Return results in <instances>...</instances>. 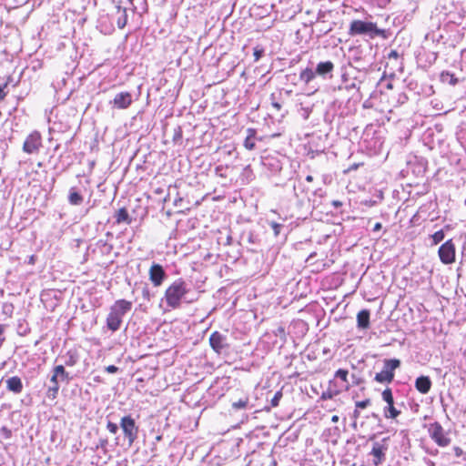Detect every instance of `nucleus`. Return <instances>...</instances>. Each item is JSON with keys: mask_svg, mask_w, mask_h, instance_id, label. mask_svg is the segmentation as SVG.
I'll list each match as a JSON object with an SVG mask.
<instances>
[{"mask_svg": "<svg viewBox=\"0 0 466 466\" xmlns=\"http://www.w3.org/2000/svg\"><path fill=\"white\" fill-rule=\"evenodd\" d=\"M141 293L144 300L150 301L152 295L147 284H142Z\"/></svg>", "mask_w": 466, "mask_h": 466, "instance_id": "c9c22d12", "label": "nucleus"}, {"mask_svg": "<svg viewBox=\"0 0 466 466\" xmlns=\"http://www.w3.org/2000/svg\"><path fill=\"white\" fill-rule=\"evenodd\" d=\"M324 194H325V192L321 188H319V189L315 190V192H314L315 196H319V197H323Z\"/></svg>", "mask_w": 466, "mask_h": 466, "instance_id": "864d4df0", "label": "nucleus"}, {"mask_svg": "<svg viewBox=\"0 0 466 466\" xmlns=\"http://www.w3.org/2000/svg\"><path fill=\"white\" fill-rule=\"evenodd\" d=\"M64 364L67 367L75 366L79 360V354L76 349L68 350L65 355L62 356Z\"/></svg>", "mask_w": 466, "mask_h": 466, "instance_id": "412c9836", "label": "nucleus"}, {"mask_svg": "<svg viewBox=\"0 0 466 466\" xmlns=\"http://www.w3.org/2000/svg\"><path fill=\"white\" fill-rule=\"evenodd\" d=\"M431 440L441 447H446L451 443V439L448 433L444 431L441 423L435 421L426 426Z\"/></svg>", "mask_w": 466, "mask_h": 466, "instance_id": "0eeeda50", "label": "nucleus"}, {"mask_svg": "<svg viewBox=\"0 0 466 466\" xmlns=\"http://www.w3.org/2000/svg\"><path fill=\"white\" fill-rule=\"evenodd\" d=\"M351 380H352V384L356 385V386H359L364 382V380L356 374H351Z\"/></svg>", "mask_w": 466, "mask_h": 466, "instance_id": "c03bdc74", "label": "nucleus"}, {"mask_svg": "<svg viewBox=\"0 0 466 466\" xmlns=\"http://www.w3.org/2000/svg\"><path fill=\"white\" fill-rule=\"evenodd\" d=\"M400 366V360L398 359H385L383 360V369L376 373L374 380L379 383H390L394 380V371Z\"/></svg>", "mask_w": 466, "mask_h": 466, "instance_id": "20e7f679", "label": "nucleus"}, {"mask_svg": "<svg viewBox=\"0 0 466 466\" xmlns=\"http://www.w3.org/2000/svg\"><path fill=\"white\" fill-rule=\"evenodd\" d=\"M108 444V441L107 439H100L98 441V443L96 444V449L98 450V449H103V450H106V446Z\"/></svg>", "mask_w": 466, "mask_h": 466, "instance_id": "a18cd8bd", "label": "nucleus"}, {"mask_svg": "<svg viewBox=\"0 0 466 466\" xmlns=\"http://www.w3.org/2000/svg\"><path fill=\"white\" fill-rule=\"evenodd\" d=\"M68 203L72 206H79L84 201V197L80 194L76 187H72L68 192Z\"/></svg>", "mask_w": 466, "mask_h": 466, "instance_id": "5701e85b", "label": "nucleus"}, {"mask_svg": "<svg viewBox=\"0 0 466 466\" xmlns=\"http://www.w3.org/2000/svg\"><path fill=\"white\" fill-rule=\"evenodd\" d=\"M445 234L442 229L436 231L431 235L432 245H437L444 239Z\"/></svg>", "mask_w": 466, "mask_h": 466, "instance_id": "72a5a7b5", "label": "nucleus"}, {"mask_svg": "<svg viewBox=\"0 0 466 466\" xmlns=\"http://www.w3.org/2000/svg\"><path fill=\"white\" fill-rule=\"evenodd\" d=\"M330 352V350L329 348L323 349V354L328 355Z\"/></svg>", "mask_w": 466, "mask_h": 466, "instance_id": "bf43d9fd", "label": "nucleus"}, {"mask_svg": "<svg viewBox=\"0 0 466 466\" xmlns=\"http://www.w3.org/2000/svg\"><path fill=\"white\" fill-rule=\"evenodd\" d=\"M381 228H382L381 223L377 222V223L374 225L372 231H373V232L380 231V230L381 229Z\"/></svg>", "mask_w": 466, "mask_h": 466, "instance_id": "3c124183", "label": "nucleus"}, {"mask_svg": "<svg viewBox=\"0 0 466 466\" xmlns=\"http://www.w3.org/2000/svg\"><path fill=\"white\" fill-rule=\"evenodd\" d=\"M349 35L352 36L368 35L370 38H375L376 36L386 38V31L384 29L378 28L375 23L362 20L351 21L349 27Z\"/></svg>", "mask_w": 466, "mask_h": 466, "instance_id": "7ed1b4c3", "label": "nucleus"}, {"mask_svg": "<svg viewBox=\"0 0 466 466\" xmlns=\"http://www.w3.org/2000/svg\"><path fill=\"white\" fill-rule=\"evenodd\" d=\"M59 379L56 376V374H52L50 378L51 385L48 387L46 390V397L49 400H54L56 399L58 391H59Z\"/></svg>", "mask_w": 466, "mask_h": 466, "instance_id": "aec40b11", "label": "nucleus"}, {"mask_svg": "<svg viewBox=\"0 0 466 466\" xmlns=\"http://www.w3.org/2000/svg\"><path fill=\"white\" fill-rule=\"evenodd\" d=\"M332 421L336 422L339 420V417L337 415H334L331 419Z\"/></svg>", "mask_w": 466, "mask_h": 466, "instance_id": "680f3d73", "label": "nucleus"}, {"mask_svg": "<svg viewBox=\"0 0 466 466\" xmlns=\"http://www.w3.org/2000/svg\"><path fill=\"white\" fill-rule=\"evenodd\" d=\"M350 72H345L342 74V86H340L339 87V90H342L343 88L347 89V90H351V89H360V85H359L357 82L355 81H350Z\"/></svg>", "mask_w": 466, "mask_h": 466, "instance_id": "393cba45", "label": "nucleus"}, {"mask_svg": "<svg viewBox=\"0 0 466 466\" xmlns=\"http://www.w3.org/2000/svg\"><path fill=\"white\" fill-rule=\"evenodd\" d=\"M119 427L123 431L124 436L128 441V445L131 446L138 436V426L136 424L135 420L131 415H127L121 418Z\"/></svg>", "mask_w": 466, "mask_h": 466, "instance_id": "423d86ee", "label": "nucleus"}, {"mask_svg": "<svg viewBox=\"0 0 466 466\" xmlns=\"http://www.w3.org/2000/svg\"><path fill=\"white\" fill-rule=\"evenodd\" d=\"M209 344L212 350L220 354L228 348V339L218 331H214L209 337Z\"/></svg>", "mask_w": 466, "mask_h": 466, "instance_id": "f8f14e48", "label": "nucleus"}, {"mask_svg": "<svg viewBox=\"0 0 466 466\" xmlns=\"http://www.w3.org/2000/svg\"><path fill=\"white\" fill-rule=\"evenodd\" d=\"M281 398H282V392L280 390L277 391L270 400L271 406L277 407L279 405Z\"/></svg>", "mask_w": 466, "mask_h": 466, "instance_id": "58836bf2", "label": "nucleus"}, {"mask_svg": "<svg viewBox=\"0 0 466 466\" xmlns=\"http://www.w3.org/2000/svg\"><path fill=\"white\" fill-rule=\"evenodd\" d=\"M6 86H7L6 84H5V85H4V86H0V102H1L2 100H4V98H5V96H6V93H5V90H4V88H5Z\"/></svg>", "mask_w": 466, "mask_h": 466, "instance_id": "09e8293b", "label": "nucleus"}, {"mask_svg": "<svg viewBox=\"0 0 466 466\" xmlns=\"http://www.w3.org/2000/svg\"><path fill=\"white\" fill-rule=\"evenodd\" d=\"M132 309V302L126 299L116 300L106 317V327L115 332L121 327L124 316Z\"/></svg>", "mask_w": 466, "mask_h": 466, "instance_id": "f03ea898", "label": "nucleus"}, {"mask_svg": "<svg viewBox=\"0 0 466 466\" xmlns=\"http://www.w3.org/2000/svg\"><path fill=\"white\" fill-rule=\"evenodd\" d=\"M431 384L428 376H420L415 380V388L421 394H427L431 390Z\"/></svg>", "mask_w": 466, "mask_h": 466, "instance_id": "a211bd4d", "label": "nucleus"}, {"mask_svg": "<svg viewBox=\"0 0 466 466\" xmlns=\"http://www.w3.org/2000/svg\"><path fill=\"white\" fill-rule=\"evenodd\" d=\"M245 171H250V167H249V166H247V167H245Z\"/></svg>", "mask_w": 466, "mask_h": 466, "instance_id": "774afa93", "label": "nucleus"}, {"mask_svg": "<svg viewBox=\"0 0 466 466\" xmlns=\"http://www.w3.org/2000/svg\"><path fill=\"white\" fill-rule=\"evenodd\" d=\"M148 274L149 279L155 287L161 286L167 278V273L163 267L157 263H153L149 268Z\"/></svg>", "mask_w": 466, "mask_h": 466, "instance_id": "4468645a", "label": "nucleus"}, {"mask_svg": "<svg viewBox=\"0 0 466 466\" xmlns=\"http://www.w3.org/2000/svg\"><path fill=\"white\" fill-rule=\"evenodd\" d=\"M306 181L312 182L313 181V177L311 175L307 176L306 177Z\"/></svg>", "mask_w": 466, "mask_h": 466, "instance_id": "13d9d810", "label": "nucleus"}, {"mask_svg": "<svg viewBox=\"0 0 466 466\" xmlns=\"http://www.w3.org/2000/svg\"><path fill=\"white\" fill-rule=\"evenodd\" d=\"M348 377H349V371L347 370H344V369H339L335 374H334V378L335 379H339L344 384L340 386V391L342 390H348L350 389V384H349V380H348Z\"/></svg>", "mask_w": 466, "mask_h": 466, "instance_id": "bb28decb", "label": "nucleus"}, {"mask_svg": "<svg viewBox=\"0 0 466 466\" xmlns=\"http://www.w3.org/2000/svg\"><path fill=\"white\" fill-rule=\"evenodd\" d=\"M106 429L110 433L116 434L118 431V425L108 420L106 423Z\"/></svg>", "mask_w": 466, "mask_h": 466, "instance_id": "a19ab883", "label": "nucleus"}, {"mask_svg": "<svg viewBox=\"0 0 466 466\" xmlns=\"http://www.w3.org/2000/svg\"><path fill=\"white\" fill-rule=\"evenodd\" d=\"M5 332V326L0 324V336Z\"/></svg>", "mask_w": 466, "mask_h": 466, "instance_id": "052dcab7", "label": "nucleus"}, {"mask_svg": "<svg viewBox=\"0 0 466 466\" xmlns=\"http://www.w3.org/2000/svg\"><path fill=\"white\" fill-rule=\"evenodd\" d=\"M372 65V57L366 58L365 62H354L353 65H348V66L353 70L356 71L358 74L360 75V76H367V73L370 69V67Z\"/></svg>", "mask_w": 466, "mask_h": 466, "instance_id": "dca6fc26", "label": "nucleus"}, {"mask_svg": "<svg viewBox=\"0 0 466 466\" xmlns=\"http://www.w3.org/2000/svg\"><path fill=\"white\" fill-rule=\"evenodd\" d=\"M248 242L249 243H254L255 240H254V235L252 233H249L248 234Z\"/></svg>", "mask_w": 466, "mask_h": 466, "instance_id": "6e6d98bb", "label": "nucleus"}, {"mask_svg": "<svg viewBox=\"0 0 466 466\" xmlns=\"http://www.w3.org/2000/svg\"><path fill=\"white\" fill-rule=\"evenodd\" d=\"M334 69V64L331 61L319 62L316 66V74L326 77L328 75H331Z\"/></svg>", "mask_w": 466, "mask_h": 466, "instance_id": "4be33fe9", "label": "nucleus"}, {"mask_svg": "<svg viewBox=\"0 0 466 466\" xmlns=\"http://www.w3.org/2000/svg\"><path fill=\"white\" fill-rule=\"evenodd\" d=\"M390 437H385L380 441H373L371 451L369 455L371 456L373 466H380L386 461V453L389 450Z\"/></svg>", "mask_w": 466, "mask_h": 466, "instance_id": "39448f33", "label": "nucleus"}, {"mask_svg": "<svg viewBox=\"0 0 466 466\" xmlns=\"http://www.w3.org/2000/svg\"><path fill=\"white\" fill-rule=\"evenodd\" d=\"M263 167L272 173H278L282 169L281 162L275 157L268 155L262 157Z\"/></svg>", "mask_w": 466, "mask_h": 466, "instance_id": "2eb2a0df", "label": "nucleus"}, {"mask_svg": "<svg viewBox=\"0 0 466 466\" xmlns=\"http://www.w3.org/2000/svg\"><path fill=\"white\" fill-rule=\"evenodd\" d=\"M263 54H264V49L261 47L256 46L254 48V53H253L255 61L256 62L258 61L262 57Z\"/></svg>", "mask_w": 466, "mask_h": 466, "instance_id": "79ce46f5", "label": "nucleus"}, {"mask_svg": "<svg viewBox=\"0 0 466 466\" xmlns=\"http://www.w3.org/2000/svg\"><path fill=\"white\" fill-rule=\"evenodd\" d=\"M372 417H373V418H375V419H377V420H380L379 415H378V414H376V413H372Z\"/></svg>", "mask_w": 466, "mask_h": 466, "instance_id": "69168bd1", "label": "nucleus"}, {"mask_svg": "<svg viewBox=\"0 0 466 466\" xmlns=\"http://www.w3.org/2000/svg\"><path fill=\"white\" fill-rule=\"evenodd\" d=\"M249 403L248 398L240 399L238 401L232 403L234 410L247 409Z\"/></svg>", "mask_w": 466, "mask_h": 466, "instance_id": "473e14b6", "label": "nucleus"}, {"mask_svg": "<svg viewBox=\"0 0 466 466\" xmlns=\"http://www.w3.org/2000/svg\"><path fill=\"white\" fill-rule=\"evenodd\" d=\"M115 218H116V223H117V224H120V223L130 224L132 221L126 208H122L118 209L117 212L116 213Z\"/></svg>", "mask_w": 466, "mask_h": 466, "instance_id": "cd10ccee", "label": "nucleus"}, {"mask_svg": "<svg viewBox=\"0 0 466 466\" xmlns=\"http://www.w3.org/2000/svg\"><path fill=\"white\" fill-rule=\"evenodd\" d=\"M106 370L108 373H116L118 370V368L115 365H109L106 367Z\"/></svg>", "mask_w": 466, "mask_h": 466, "instance_id": "de8ad7c7", "label": "nucleus"}, {"mask_svg": "<svg viewBox=\"0 0 466 466\" xmlns=\"http://www.w3.org/2000/svg\"><path fill=\"white\" fill-rule=\"evenodd\" d=\"M2 431L5 432V438H9L11 436V431L5 427L2 428Z\"/></svg>", "mask_w": 466, "mask_h": 466, "instance_id": "603ef678", "label": "nucleus"}, {"mask_svg": "<svg viewBox=\"0 0 466 466\" xmlns=\"http://www.w3.org/2000/svg\"><path fill=\"white\" fill-rule=\"evenodd\" d=\"M118 13L120 14L116 20L117 27L122 29L126 26L127 23V14L126 8L117 7Z\"/></svg>", "mask_w": 466, "mask_h": 466, "instance_id": "7c9ffc66", "label": "nucleus"}, {"mask_svg": "<svg viewBox=\"0 0 466 466\" xmlns=\"http://www.w3.org/2000/svg\"><path fill=\"white\" fill-rule=\"evenodd\" d=\"M398 56H399L398 53H397L396 51H394V50H391V51L390 52V54H389V57H390H390L398 58Z\"/></svg>", "mask_w": 466, "mask_h": 466, "instance_id": "5fc2aeb1", "label": "nucleus"}, {"mask_svg": "<svg viewBox=\"0 0 466 466\" xmlns=\"http://www.w3.org/2000/svg\"><path fill=\"white\" fill-rule=\"evenodd\" d=\"M278 331L279 333H284V329L280 327L278 329Z\"/></svg>", "mask_w": 466, "mask_h": 466, "instance_id": "0e129e2a", "label": "nucleus"}, {"mask_svg": "<svg viewBox=\"0 0 466 466\" xmlns=\"http://www.w3.org/2000/svg\"><path fill=\"white\" fill-rule=\"evenodd\" d=\"M228 166L219 165L215 168V174L220 177L226 178L228 177Z\"/></svg>", "mask_w": 466, "mask_h": 466, "instance_id": "f704fd0d", "label": "nucleus"}, {"mask_svg": "<svg viewBox=\"0 0 466 466\" xmlns=\"http://www.w3.org/2000/svg\"><path fill=\"white\" fill-rule=\"evenodd\" d=\"M133 102L132 95L130 92L125 91L117 93L113 100L109 102V104L117 109H127L128 108Z\"/></svg>", "mask_w": 466, "mask_h": 466, "instance_id": "ddd939ff", "label": "nucleus"}, {"mask_svg": "<svg viewBox=\"0 0 466 466\" xmlns=\"http://www.w3.org/2000/svg\"><path fill=\"white\" fill-rule=\"evenodd\" d=\"M332 384H333V381L330 380L329 387L328 390L322 393V399H324V400L332 399L334 396L339 394L340 390H332L331 389Z\"/></svg>", "mask_w": 466, "mask_h": 466, "instance_id": "2f4dec72", "label": "nucleus"}, {"mask_svg": "<svg viewBox=\"0 0 466 466\" xmlns=\"http://www.w3.org/2000/svg\"><path fill=\"white\" fill-rule=\"evenodd\" d=\"M356 405V408L357 409H365L367 408L369 405H370V399H366L364 400H360V401H357L355 403Z\"/></svg>", "mask_w": 466, "mask_h": 466, "instance_id": "37998d69", "label": "nucleus"}, {"mask_svg": "<svg viewBox=\"0 0 466 466\" xmlns=\"http://www.w3.org/2000/svg\"><path fill=\"white\" fill-rule=\"evenodd\" d=\"M188 291L189 288L183 279H176L165 291L167 305L173 309L180 308Z\"/></svg>", "mask_w": 466, "mask_h": 466, "instance_id": "f257e3e1", "label": "nucleus"}, {"mask_svg": "<svg viewBox=\"0 0 466 466\" xmlns=\"http://www.w3.org/2000/svg\"><path fill=\"white\" fill-rule=\"evenodd\" d=\"M270 101H271V106L278 111H279L281 109V104L280 102L277 99V96H276V94H271L270 95Z\"/></svg>", "mask_w": 466, "mask_h": 466, "instance_id": "ea45409f", "label": "nucleus"}, {"mask_svg": "<svg viewBox=\"0 0 466 466\" xmlns=\"http://www.w3.org/2000/svg\"><path fill=\"white\" fill-rule=\"evenodd\" d=\"M371 47L361 45L354 46L349 49L348 65H353L354 62H365L366 58L371 57Z\"/></svg>", "mask_w": 466, "mask_h": 466, "instance_id": "6e6552de", "label": "nucleus"}, {"mask_svg": "<svg viewBox=\"0 0 466 466\" xmlns=\"http://www.w3.org/2000/svg\"><path fill=\"white\" fill-rule=\"evenodd\" d=\"M42 147V137L38 131L30 133L23 144V151L26 154H37Z\"/></svg>", "mask_w": 466, "mask_h": 466, "instance_id": "1a4fd4ad", "label": "nucleus"}, {"mask_svg": "<svg viewBox=\"0 0 466 466\" xmlns=\"http://www.w3.org/2000/svg\"><path fill=\"white\" fill-rule=\"evenodd\" d=\"M5 383H6V389L15 394H19L23 390V388H24L23 382H22V380L18 376H13V377L8 378L5 380Z\"/></svg>", "mask_w": 466, "mask_h": 466, "instance_id": "f3484780", "label": "nucleus"}, {"mask_svg": "<svg viewBox=\"0 0 466 466\" xmlns=\"http://www.w3.org/2000/svg\"><path fill=\"white\" fill-rule=\"evenodd\" d=\"M269 225H270V228L273 230L274 236L275 237L279 236L280 233H281V230L284 228V226L282 224H279V223H277V222H274V221L270 222Z\"/></svg>", "mask_w": 466, "mask_h": 466, "instance_id": "e433bc0d", "label": "nucleus"}, {"mask_svg": "<svg viewBox=\"0 0 466 466\" xmlns=\"http://www.w3.org/2000/svg\"><path fill=\"white\" fill-rule=\"evenodd\" d=\"M353 417L355 419L359 418L360 417V411L358 410V409H356L354 411H353Z\"/></svg>", "mask_w": 466, "mask_h": 466, "instance_id": "4d7b16f0", "label": "nucleus"}, {"mask_svg": "<svg viewBox=\"0 0 466 466\" xmlns=\"http://www.w3.org/2000/svg\"><path fill=\"white\" fill-rule=\"evenodd\" d=\"M359 165H353L352 167H350L349 169L351 170V169H356L358 167Z\"/></svg>", "mask_w": 466, "mask_h": 466, "instance_id": "338daca9", "label": "nucleus"}, {"mask_svg": "<svg viewBox=\"0 0 466 466\" xmlns=\"http://www.w3.org/2000/svg\"><path fill=\"white\" fill-rule=\"evenodd\" d=\"M256 135L257 131L254 128H248L247 129V137L244 140L243 146L248 150H253L256 148Z\"/></svg>", "mask_w": 466, "mask_h": 466, "instance_id": "b1692460", "label": "nucleus"}, {"mask_svg": "<svg viewBox=\"0 0 466 466\" xmlns=\"http://www.w3.org/2000/svg\"><path fill=\"white\" fill-rule=\"evenodd\" d=\"M408 100V96L405 93H400L398 97L400 104H404Z\"/></svg>", "mask_w": 466, "mask_h": 466, "instance_id": "49530a36", "label": "nucleus"}, {"mask_svg": "<svg viewBox=\"0 0 466 466\" xmlns=\"http://www.w3.org/2000/svg\"><path fill=\"white\" fill-rule=\"evenodd\" d=\"M34 261H35V258H34V256H31L30 259H29V263L33 264Z\"/></svg>", "mask_w": 466, "mask_h": 466, "instance_id": "e2e57ef3", "label": "nucleus"}, {"mask_svg": "<svg viewBox=\"0 0 466 466\" xmlns=\"http://www.w3.org/2000/svg\"><path fill=\"white\" fill-rule=\"evenodd\" d=\"M441 81L451 86H456L459 83V79L455 75L448 71L441 74Z\"/></svg>", "mask_w": 466, "mask_h": 466, "instance_id": "c756f323", "label": "nucleus"}, {"mask_svg": "<svg viewBox=\"0 0 466 466\" xmlns=\"http://www.w3.org/2000/svg\"><path fill=\"white\" fill-rule=\"evenodd\" d=\"M53 374H56V376L60 380V381H66L69 382L73 380V377L69 375V373L65 370L64 365H57L54 367L52 370Z\"/></svg>", "mask_w": 466, "mask_h": 466, "instance_id": "a878e982", "label": "nucleus"}, {"mask_svg": "<svg viewBox=\"0 0 466 466\" xmlns=\"http://www.w3.org/2000/svg\"><path fill=\"white\" fill-rule=\"evenodd\" d=\"M350 78L355 82H357L359 85H361L363 81L365 80L366 76H360V74H358L356 71L350 72Z\"/></svg>", "mask_w": 466, "mask_h": 466, "instance_id": "4c0bfd02", "label": "nucleus"}, {"mask_svg": "<svg viewBox=\"0 0 466 466\" xmlns=\"http://www.w3.org/2000/svg\"><path fill=\"white\" fill-rule=\"evenodd\" d=\"M370 312L369 309H361L357 314V327L360 329H367L370 328Z\"/></svg>", "mask_w": 466, "mask_h": 466, "instance_id": "6ab92c4d", "label": "nucleus"}, {"mask_svg": "<svg viewBox=\"0 0 466 466\" xmlns=\"http://www.w3.org/2000/svg\"><path fill=\"white\" fill-rule=\"evenodd\" d=\"M381 397L387 403V406L383 409L384 417L387 419H396L400 414V410L394 407V399L391 390L390 388L385 389L382 391Z\"/></svg>", "mask_w": 466, "mask_h": 466, "instance_id": "9b49d317", "label": "nucleus"}, {"mask_svg": "<svg viewBox=\"0 0 466 466\" xmlns=\"http://www.w3.org/2000/svg\"><path fill=\"white\" fill-rule=\"evenodd\" d=\"M455 244L452 239H449L444 242L438 250L440 260L445 264H451L455 261Z\"/></svg>", "mask_w": 466, "mask_h": 466, "instance_id": "9d476101", "label": "nucleus"}, {"mask_svg": "<svg viewBox=\"0 0 466 466\" xmlns=\"http://www.w3.org/2000/svg\"><path fill=\"white\" fill-rule=\"evenodd\" d=\"M331 205L335 208H339L342 206V202L339 201V200H333L331 202Z\"/></svg>", "mask_w": 466, "mask_h": 466, "instance_id": "8fccbe9b", "label": "nucleus"}, {"mask_svg": "<svg viewBox=\"0 0 466 466\" xmlns=\"http://www.w3.org/2000/svg\"><path fill=\"white\" fill-rule=\"evenodd\" d=\"M316 71L311 68H306L300 72L299 79L306 84L310 83L316 77Z\"/></svg>", "mask_w": 466, "mask_h": 466, "instance_id": "c85d7f7f", "label": "nucleus"}]
</instances>
